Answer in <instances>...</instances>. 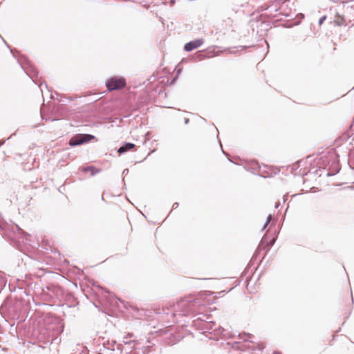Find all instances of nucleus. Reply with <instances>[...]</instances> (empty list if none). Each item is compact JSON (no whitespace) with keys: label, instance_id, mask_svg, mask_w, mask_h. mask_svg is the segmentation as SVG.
<instances>
[{"label":"nucleus","instance_id":"obj_3","mask_svg":"<svg viewBox=\"0 0 354 354\" xmlns=\"http://www.w3.org/2000/svg\"><path fill=\"white\" fill-rule=\"evenodd\" d=\"M94 138V136L89 134H78L73 136L69 141L71 146H77L83 143L89 142Z\"/></svg>","mask_w":354,"mask_h":354},{"label":"nucleus","instance_id":"obj_2","mask_svg":"<svg viewBox=\"0 0 354 354\" xmlns=\"http://www.w3.org/2000/svg\"><path fill=\"white\" fill-rule=\"evenodd\" d=\"M106 87L109 91L120 89L125 86L126 82L123 77H114L106 82Z\"/></svg>","mask_w":354,"mask_h":354},{"label":"nucleus","instance_id":"obj_13","mask_svg":"<svg viewBox=\"0 0 354 354\" xmlns=\"http://www.w3.org/2000/svg\"><path fill=\"white\" fill-rule=\"evenodd\" d=\"M325 19H326V17H325V16H324V17H321V18L319 19V24H322L324 22V21Z\"/></svg>","mask_w":354,"mask_h":354},{"label":"nucleus","instance_id":"obj_8","mask_svg":"<svg viewBox=\"0 0 354 354\" xmlns=\"http://www.w3.org/2000/svg\"><path fill=\"white\" fill-rule=\"evenodd\" d=\"M338 26H342L344 24V19L341 17H337V18L335 21Z\"/></svg>","mask_w":354,"mask_h":354},{"label":"nucleus","instance_id":"obj_1","mask_svg":"<svg viewBox=\"0 0 354 354\" xmlns=\"http://www.w3.org/2000/svg\"><path fill=\"white\" fill-rule=\"evenodd\" d=\"M201 301L198 299L193 301L181 300L178 305L180 307H186L187 309L183 311L184 314L194 313L196 312V307L201 306Z\"/></svg>","mask_w":354,"mask_h":354},{"label":"nucleus","instance_id":"obj_9","mask_svg":"<svg viewBox=\"0 0 354 354\" xmlns=\"http://www.w3.org/2000/svg\"><path fill=\"white\" fill-rule=\"evenodd\" d=\"M344 4L345 3V5H344V7H345L346 6V8H348L349 7L351 8H353L354 7V2L353 1H351V2H342Z\"/></svg>","mask_w":354,"mask_h":354},{"label":"nucleus","instance_id":"obj_7","mask_svg":"<svg viewBox=\"0 0 354 354\" xmlns=\"http://www.w3.org/2000/svg\"><path fill=\"white\" fill-rule=\"evenodd\" d=\"M84 171H91V175H93V176L98 172V171L96 170L94 167H88L84 168Z\"/></svg>","mask_w":354,"mask_h":354},{"label":"nucleus","instance_id":"obj_12","mask_svg":"<svg viewBox=\"0 0 354 354\" xmlns=\"http://www.w3.org/2000/svg\"><path fill=\"white\" fill-rule=\"evenodd\" d=\"M5 284H6L5 280L2 277H0V286H3Z\"/></svg>","mask_w":354,"mask_h":354},{"label":"nucleus","instance_id":"obj_5","mask_svg":"<svg viewBox=\"0 0 354 354\" xmlns=\"http://www.w3.org/2000/svg\"><path fill=\"white\" fill-rule=\"evenodd\" d=\"M134 147H135L134 144L130 143V142H127L123 146L120 147L118 149V152L119 153H125V152L132 149Z\"/></svg>","mask_w":354,"mask_h":354},{"label":"nucleus","instance_id":"obj_15","mask_svg":"<svg viewBox=\"0 0 354 354\" xmlns=\"http://www.w3.org/2000/svg\"><path fill=\"white\" fill-rule=\"evenodd\" d=\"M263 347H261V346H259V349H263Z\"/></svg>","mask_w":354,"mask_h":354},{"label":"nucleus","instance_id":"obj_10","mask_svg":"<svg viewBox=\"0 0 354 354\" xmlns=\"http://www.w3.org/2000/svg\"><path fill=\"white\" fill-rule=\"evenodd\" d=\"M131 337V334H128L127 336L124 337V340H123V342L127 344H129L131 342L130 340H128L129 339V337Z\"/></svg>","mask_w":354,"mask_h":354},{"label":"nucleus","instance_id":"obj_14","mask_svg":"<svg viewBox=\"0 0 354 354\" xmlns=\"http://www.w3.org/2000/svg\"><path fill=\"white\" fill-rule=\"evenodd\" d=\"M178 204L177 203H174V204L173 207H177V206H178Z\"/></svg>","mask_w":354,"mask_h":354},{"label":"nucleus","instance_id":"obj_11","mask_svg":"<svg viewBox=\"0 0 354 354\" xmlns=\"http://www.w3.org/2000/svg\"><path fill=\"white\" fill-rule=\"evenodd\" d=\"M271 218H272V216H271V214H269L268 218H267L266 222V223L263 225V230H265L266 228V227L268 225V223H270Z\"/></svg>","mask_w":354,"mask_h":354},{"label":"nucleus","instance_id":"obj_4","mask_svg":"<svg viewBox=\"0 0 354 354\" xmlns=\"http://www.w3.org/2000/svg\"><path fill=\"white\" fill-rule=\"evenodd\" d=\"M203 42L204 41L203 39H196L195 40L187 43L184 46V49L187 52L192 51V50L196 49L202 46Z\"/></svg>","mask_w":354,"mask_h":354},{"label":"nucleus","instance_id":"obj_6","mask_svg":"<svg viewBox=\"0 0 354 354\" xmlns=\"http://www.w3.org/2000/svg\"><path fill=\"white\" fill-rule=\"evenodd\" d=\"M252 337L250 334H246V333L239 334V338L241 339H243V341H248L250 342H252Z\"/></svg>","mask_w":354,"mask_h":354}]
</instances>
